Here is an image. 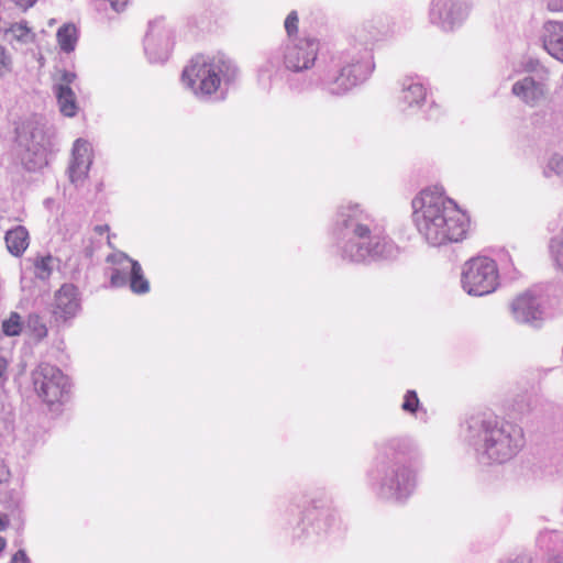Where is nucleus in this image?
Returning <instances> with one entry per match:
<instances>
[{
    "mask_svg": "<svg viewBox=\"0 0 563 563\" xmlns=\"http://www.w3.org/2000/svg\"><path fill=\"white\" fill-rule=\"evenodd\" d=\"M413 221L433 246L465 239L470 219L442 194L423 190L412 200Z\"/></svg>",
    "mask_w": 563,
    "mask_h": 563,
    "instance_id": "f257e3e1",
    "label": "nucleus"
},
{
    "mask_svg": "<svg viewBox=\"0 0 563 563\" xmlns=\"http://www.w3.org/2000/svg\"><path fill=\"white\" fill-rule=\"evenodd\" d=\"M341 225L351 235L342 247V258L352 263L391 262L397 258L399 247L387 236L372 233V217L358 206L346 208L341 213Z\"/></svg>",
    "mask_w": 563,
    "mask_h": 563,
    "instance_id": "f03ea898",
    "label": "nucleus"
},
{
    "mask_svg": "<svg viewBox=\"0 0 563 563\" xmlns=\"http://www.w3.org/2000/svg\"><path fill=\"white\" fill-rule=\"evenodd\" d=\"M235 73L229 59L198 54L184 68L181 81L195 95L210 96L219 90L222 78H233Z\"/></svg>",
    "mask_w": 563,
    "mask_h": 563,
    "instance_id": "7ed1b4c3",
    "label": "nucleus"
},
{
    "mask_svg": "<svg viewBox=\"0 0 563 563\" xmlns=\"http://www.w3.org/2000/svg\"><path fill=\"white\" fill-rule=\"evenodd\" d=\"M371 70L356 52L345 51L331 56L325 68V81L334 95L344 93L364 79Z\"/></svg>",
    "mask_w": 563,
    "mask_h": 563,
    "instance_id": "20e7f679",
    "label": "nucleus"
},
{
    "mask_svg": "<svg viewBox=\"0 0 563 563\" xmlns=\"http://www.w3.org/2000/svg\"><path fill=\"white\" fill-rule=\"evenodd\" d=\"M461 283L463 289L473 296L494 292L499 285V271L496 262L487 256H475L463 265Z\"/></svg>",
    "mask_w": 563,
    "mask_h": 563,
    "instance_id": "39448f33",
    "label": "nucleus"
},
{
    "mask_svg": "<svg viewBox=\"0 0 563 563\" xmlns=\"http://www.w3.org/2000/svg\"><path fill=\"white\" fill-rule=\"evenodd\" d=\"M33 385L37 396L47 405L63 404L69 393V379L64 373L47 363H42L33 372Z\"/></svg>",
    "mask_w": 563,
    "mask_h": 563,
    "instance_id": "423d86ee",
    "label": "nucleus"
},
{
    "mask_svg": "<svg viewBox=\"0 0 563 563\" xmlns=\"http://www.w3.org/2000/svg\"><path fill=\"white\" fill-rule=\"evenodd\" d=\"M486 450L490 457L504 461L510 457L516 450L510 430L514 429L507 422L497 418L488 419L484 422Z\"/></svg>",
    "mask_w": 563,
    "mask_h": 563,
    "instance_id": "0eeeda50",
    "label": "nucleus"
},
{
    "mask_svg": "<svg viewBox=\"0 0 563 563\" xmlns=\"http://www.w3.org/2000/svg\"><path fill=\"white\" fill-rule=\"evenodd\" d=\"M320 42L316 37L306 36L299 38L292 45L287 46L284 63L291 71H301L311 68L319 53Z\"/></svg>",
    "mask_w": 563,
    "mask_h": 563,
    "instance_id": "6e6552de",
    "label": "nucleus"
},
{
    "mask_svg": "<svg viewBox=\"0 0 563 563\" xmlns=\"http://www.w3.org/2000/svg\"><path fill=\"white\" fill-rule=\"evenodd\" d=\"M80 310L77 288L71 284L63 285L54 296L51 312L55 322L65 323L75 318Z\"/></svg>",
    "mask_w": 563,
    "mask_h": 563,
    "instance_id": "1a4fd4ad",
    "label": "nucleus"
},
{
    "mask_svg": "<svg viewBox=\"0 0 563 563\" xmlns=\"http://www.w3.org/2000/svg\"><path fill=\"white\" fill-rule=\"evenodd\" d=\"M92 164V147L86 140L78 139L73 146L71 162L68 168L69 179L79 185L88 177Z\"/></svg>",
    "mask_w": 563,
    "mask_h": 563,
    "instance_id": "9d476101",
    "label": "nucleus"
},
{
    "mask_svg": "<svg viewBox=\"0 0 563 563\" xmlns=\"http://www.w3.org/2000/svg\"><path fill=\"white\" fill-rule=\"evenodd\" d=\"M512 313L518 322H532L540 319L541 316L539 305L528 294L520 295L514 300Z\"/></svg>",
    "mask_w": 563,
    "mask_h": 563,
    "instance_id": "9b49d317",
    "label": "nucleus"
},
{
    "mask_svg": "<svg viewBox=\"0 0 563 563\" xmlns=\"http://www.w3.org/2000/svg\"><path fill=\"white\" fill-rule=\"evenodd\" d=\"M544 48L558 60L563 62V24L548 22L544 25Z\"/></svg>",
    "mask_w": 563,
    "mask_h": 563,
    "instance_id": "f8f14e48",
    "label": "nucleus"
},
{
    "mask_svg": "<svg viewBox=\"0 0 563 563\" xmlns=\"http://www.w3.org/2000/svg\"><path fill=\"white\" fill-rule=\"evenodd\" d=\"M4 240L8 251L14 256H21L29 246V232L24 227L18 225L7 232Z\"/></svg>",
    "mask_w": 563,
    "mask_h": 563,
    "instance_id": "ddd939ff",
    "label": "nucleus"
},
{
    "mask_svg": "<svg viewBox=\"0 0 563 563\" xmlns=\"http://www.w3.org/2000/svg\"><path fill=\"white\" fill-rule=\"evenodd\" d=\"M512 92L521 98L527 103H534L539 98L543 96L542 89L530 78H523L516 82L512 87Z\"/></svg>",
    "mask_w": 563,
    "mask_h": 563,
    "instance_id": "4468645a",
    "label": "nucleus"
},
{
    "mask_svg": "<svg viewBox=\"0 0 563 563\" xmlns=\"http://www.w3.org/2000/svg\"><path fill=\"white\" fill-rule=\"evenodd\" d=\"M56 97L60 112L65 117H74L78 111V104L75 92L67 85H58Z\"/></svg>",
    "mask_w": 563,
    "mask_h": 563,
    "instance_id": "2eb2a0df",
    "label": "nucleus"
},
{
    "mask_svg": "<svg viewBox=\"0 0 563 563\" xmlns=\"http://www.w3.org/2000/svg\"><path fill=\"white\" fill-rule=\"evenodd\" d=\"M131 265L130 287L135 294L142 295L150 290V283L143 274V269L137 261L125 257Z\"/></svg>",
    "mask_w": 563,
    "mask_h": 563,
    "instance_id": "dca6fc26",
    "label": "nucleus"
},
{
    "mask_svg": "<svg viewBox=\"0 0 563 563\" xmlns=\"http://www.w3.org/2000/svg\"><path fill=\"white\" fill-rule=\"evenodd\" d=\"M56 37L60 49L70 53L76 47L78 30L74 24H65L58 29Z\"/></svg>",
    "mask_w": 563,
    "mask_h": 563,
    "instance_id": "f3484780",
    "label": "nucleus"
},
{
    "mask_svg": "<svg viewBox=\"0 0 563 563\" xmlns=\"http://www.w3.org/2000/svg\"><path fill=\"white\" fill-rule=\"evenodd\" d=\"M426 89L421 84H412L402 91L401 99L407 107H413L426 99Z\"/></svg>",
    "mask_w": 563,
    "mask_h": 563,
    "instance_id": "a211bd4d",
    "label": "nucleus"
},
{
    "mask_svg": "<svg viewBox=\"0 0 563 563\" xmlns=\"http://www.w3.org/2000/svg\"><path fill=\"white\" fill-rule=\"evenodd\" d=\"M8 32L12 34L14 40L21 43H27L34 40V33L26 23H14L9 27Z\"/></svg>",
    "mask_w": 563,
    "mask_h": 563,
    "instance_id": "6ab92c4d",
    "label": "nucleus"
},
{
    "mask_svg": "<svg viewBox=\"0 0 563 563\" xmlns=\"http://www.w3.org/2000/svg\"><path fill=\"white\" fill-rule=\"evenodd\" d=\"M54 258L52 255L42 256L35 260L34 268L36 277L46 279L53 271Z\"/></svg>",
    "mask_w": 563,
    "mask_h": 563,
    "instance_id": "aec40b11",
    "label": "nucleus"
},
{
    "mask_svg": "<svg viewBox=\"0 0 563 563\" xmlns=\"http://www.w3.org/2000/svg\"><path fill=\"white\" fill-rule=\"evenodd\" d=\"M2 331L4 334L13 336L22 331L21 317L16 312H12L10 317L2 322Z\"/></svg>",
    "mask_w": 563,
    "mask_h": 563,
    "instance_id": "412c9836",
    "label": "nucleus"
},
{
    "mask_svg": "<svg viewBox=\"0 0 563 563\" xmlns=\"http://www.w3.org/2000/svg\"><path fill=\"white\" fill-rule=\"evenodd\" d=\"M285 30L289 37H294L299 31V16L297 11H291L285 19Z\"/></svg>",
    "mask_w": 563,
    "mask_h": 563,
    "instance_id": "4be33fe9",
    "label": "nucleus"
},
{
    "mask_svg": "<svg viewBox=\"0 0 563 563\" xmlns=\"http://www.w3.org/2000/svg\"><path fill=\"white\" fill-rule=\"evenodd\" d=\"M419 406V398L413 390H408L404 397L402 409L409 412H416Z\"/></svg>",
    "mask_w": 563,
    "mask_h": 563,
    "instance_id": "5701e85b",
    "label": "nucleus"
},
{
    "mask_svg": "<svg viewBox=\"0 0 563 563\" xmlns=\"http://www.w3.org/2000/svg\"><path fill=\"white\" fill-rule=\"evenodd\" d=\"M29 323L32 327L33 335L36 339L41 340L47 335V328L41 322V319L37 316L30 318Z\"/></svg>",
    "mask_w": 563,
    "mask_h": 563,
    "instance_id": "b1692460",
    "label": "nucleus"
},
{
    "mask_svg": "<svg viewBox=\"0 0 563 563\" xmlns=\"http://www.w3.org/2000/svg\"><path fill=\"white\" fill-rule=\"evenodd\" d=\"M11 70V57L4 46L0 45V77Z\"/></svg>",
    "mask_w": 563,
    "mask_h": 563,
    "instance_id": "393cba45",
    "label": "nucleus"
},
{
    "mask_svg": "<svg viewBox=\"0 0 563 563\" xmlns=\"http://www.w3.org/2000/svg\"><path fill=\"white\" fill-rule=\"evenodd\" d=\"M110 283L113 287H120L125 284V277L117 269L111 273Z\"/></svg>",
    "mask_w": 563,
    "mask_h": 563,
    "instance_id": "a878e982",
    "label": "nucleus"
},
{
    "mask_svg": "<svg viewBox=\"0 0 563 563\" xmlns=\"http://www.w3.org/2000/svg\"><path fill=\"white\" fill-rule=\"evenodd\" d=\"M11 473L8 465L4 462H0V485L8 483L10 479Z\"/></svg>",
    "mask_w": 563,
    "mask_h": 563,
    "instance_id": "bb28decb",
    "label": "nucleus"
},
{
    "mask_svg": "<svg viewBox=\"0 0 563 563\" xmlns=\"http://www.w3.org/2000/svg\"><path fill=\"white\" fill-rule=\"evenodd\" d=\"M95 232L102 235L104 233H107V242H108V245L112 247V244H111V235L109 234V225L108 224H103V225H96L95 227Z\"/></svg>",
    "mask_w": 563,
    "mask_h": 563,
    "instance_id": "cd10ccee",
    "label": "nucleus"
},
{
    "mask_svg": "<svg viewBox=\"0 0 563 563\" xmlns=\"http://www.w3.org/2000/svg\"><path fill=\"white\" fill-rule=\"evenodd\" d=\"M12 563H29L26 553L23 550L16 551L12 556Z\"/></svg>",
    "mask_w": 563,
    "mask_h": 563,
    "instance_id": "c85d7f7f",
    "label": "nucleus"
},
{
    "mask_svg": "<svg viewBox=\"0 0 563 563\" xmlns=\"http://www.w3.org/2000/svg\"><path fill=\"white\" fill-rule=\"evenodd\" d=\"M548 9L553 12L563 11V0H548Z\"/></svg>",
    "mask_w": 563,
    "mask_h": 563,
    "instance_id": "c756f323",
    "label": "nucleus"
},
{
    "mask_svg": "<svg viewBox=\"0 0 563 563\" xmlns=\"http://www.w3.org/2000/svg\"><path fill=\"white\" fill-rule=\"evenodd\" d=\"M37 0H14L15 4L22 10L26 11L32 8Z\"/></svg>",
    "mask_w": 563,
    "mask_h": 563,
    "instance_id": "7c9ffc66",
    "label": "nucleus"
},
{
    "mask_svg": "<svg viewBox=\"0 0 563 563\" xmlns=\"http://www.w3.org/2000/svg\"><path fill=\"white\" fill-rule=\"evenodd\" d=\"M145 49L151 58L156 59L154 56L155 41L153 38H147Z\"/></svg>",
    "mask_w": 563,
    "mask_h": 563,
    "instance_id": "2f4dec72",
    "label": "nucleus"
},
{
    "mask_svg": "<svg viewBox=\"0 0 563 563\" xmlns=\"http://www.w3.org/2000/svg\"><path fill=\"white\" fill-rule=\"evenodd\" d=\"M9 526V518L5 515H0V531H3Z\"/></svg>",
    "mask_w": 563,
    "mask_h": 563,
    "instance_id": "473e14b6",
    "label": "nucleus"
},
{
    "mask_svg": "<svg viewBox=\"0 0 563 563\" xmlns=\"http://www.w3.org/2000/svg\"><path fill=\"white\" fill-rule=\"evenodd\" d=\"M8 368V361L0 356V378L3 376Z\"/></svg>",
    "mask_w": 563,
    "mask_h": 563,
    "instance_id": "72a5a7b5",
    "label": "nucleus"
},
{
    "mask_svg": "<svg viewBox=\"0 0 563 563\" xmlns=\"http://www.w3.org/2000/svg\"><path fill=\"white\" fill-rule=\"evenodd\" d=\"M76 75L75 74H71V73H65L64 76H63V79L64 81L66 82L65 85H69L74 79H75Z\"/></svg>",
    "mask_w": 563,
    "mask_h": 563,
    "instance_id": "f704fd0d",
    "label": "nucleus"
},
{
    "mask_svg": "<svg viewBox=\"0 0 563 563\" xmlns=\"http://www.w3.org/2000/svg\"><path fill=\"white\" fill-rule=\"evenodd\" d=\"M7 547V540L3 537H0V553L4 551Z\"/></svg>",
    "mask_w": 563,
    "mask_h": 563,
    "instance_id": "c9c22d12",
    "label": "nucleus"
},
{
    "mask_svg": "<svg viewBox=\"0 0 563 563\" xmlns=\"http://www.w3.org/2000/svg\"><path fill=\"white\" fill-rule=\"evenodd\" d=\"M168 57V49H165L163 55L161 56L162 59H166Z\"/></svg>",
    "mask_w": 563,
    "mask_h": 563,
    "instance_id": "e433bc0d",
    "label": "nucleus"
}]
</instances>
